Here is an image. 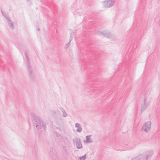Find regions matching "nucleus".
Wrapping results in <instances>:
<instances>
[{"label": "nucleus", "instance_id": "39448f33", "mask_svg": "<svg viewBox=\"0 0 160 160\" xmlns=\"http://www.w3.org/2000/svg\"><path fill=\"white\" fill-rule=\"evenodd\" d=\"M104 6L106 8H109L114 4V0H107L103 2Z\"/></svg>", "mask_w": 160, "mask_h": 160}, {"label": "nucleus", "instance_id": "20e7f679", "mask_svg": "<svg viewBox=\"0 0 160 160\" xmlns=\"http://www.w3.org/2000/svg\"><path fill=\"white\" fill-rule=\"evenodd\" d=\"M25 56L26 59L27 61V66L28 68V73L29 74L30 77H31L32 74V70L30 67V64L29 62V59L28 57V55L26 52L25 53Z\"/></svg>", "mask_w": 160, "mask_h": 160}, {"label": "nucleus", "instance_id": "f257e3e1", "mask_svg": "<svg viewBox=\"0 0 160 160\" xmlns=\"http://www.w3.org/2000/svg\"><path fill=\"white\" fill-rule=\"evenodd\" d=\"M32 120L33 123L35 125L38 129H44L46 128L45 122L38 115H33L32 117Z\"/></svg>", "mask_w": 160, "mask_h": 160}, {"label": "nucleus", "instance_id": "ddd939ff", "mask_svg": "<svg viewBox=\"0 0 160 160\" xmlns=\"http://www.w3.org/2000/svg\"><path fill=\"white\" fill-rule=\"evenodd\" d=\"M86 154L82 157H80L78 158V160H85Z\"/></svg>", "mask_w": 160, "mask_h": 160}, {"label": "nucleus", "instance_id": "dca6fc26", "mask_svg": "<svg viewBox=\"0 0 160 160\" xmlns=\"http://www.w3.org/2000/svg\"><path fill=\"white\" fill-rule=\"evenodd\" d=\"M72 37L71 36H70V37L69 42L70 43L72 41Z\"/></svg>", "mask_w": 160, "mask_h": 160}, {"label": "nucleus", "instance_id": "7ed1b4c3", "mask_svg": "<svg viewBox=\"0 0 160 160\" xmlns=\"http://www.w3.org/2000/svg\"><path fill=\"white\" fill-rule=\"evenodd\" d=\"M73 141L74 144H76L77 148L78 149H80L82 147L80 139L78 137H76L74 138Z\"/></svg>", "mask_w": 160, "mask_h": 160}, {"label": "nucleus", "instance_id": "6e6552de", "mask_svg": "<svg viewBox=\"0 0 160 160\" xmlns=\"http://www.w3.org/2000/svg\"><path fill=\"white\" fill-rule=\"evenodd\" d=\"M6 18L7 19V22L8 24L9 27L11 29L14 28V26L13 24V22H12L11 21L9 17H6Z\"/></svg>", "mask_w": 160, "mask_h": 160}, {"label": "nucleus", "instance_id": "423d86ee", "mask_svg": "<svg viewBox=\"0 0 160 160\" xmlns=\"http://www.w3.org/2000/svg\"><path fill=\"white\" fill-rule=\"evenodd\" d=\"M98 34H101L103 36L105 37H107L108 38H111L112 37V35L109 32H106L105 31H103L102 32H98Z\"/></svg>", "mask_w": 160, "mask_h": 160}, {"label": "nucleus", "instance_id": "2eb2a0df", "mask_svg": "<svg viewBox=\"0 0 160 160\" xmlns=\"http://www.w3.org/2000/svg\"><path fill=\"white\" fill-rule=\"evenodd\" d=\"M69 42H68V43L65 46V48L66 49L68 48L69 47Z\"/></svg>", "mask_w": 160, "mask_h": 160}, {"label": "nucleus", "instance_id": "aec40b11", "mask_svg": "<svg viewBox=\"0 0 160 160\" xmlns=\"http://www.w3.org/2000/svg\"><path fill=\"white\" fill-rule=\"evenodd\" d=\"M1 12H2V14H3V12H2V10H1Z\"/></svg>", "mask_w": 160, "mask_h": 160}, {"label": "nucleus", "instance_id": "4468645a", "mask_svg": "<svg viewBox=\"0 0 160 160\" xmlns=\"http://www.w3.org/2000/svg\"><path fill=\"white\" fill-rule=\"evenodd\" d=\"M63 112V116L64 117H66L67 116V114L65 110H63V111L62 112Z\"/></svg>", "mask_w": 160, "mask_h": 160}, {"label": "nucleus", "instance_id": "9d476101", "mask_svg": "<svg viewBox=\"0 0 160 160\" xmlns=\"http://www.w3.org/2000/svg\"><path fill=\"white\" fill-rule=\"evenodd\" d=\"M75 127L77 128H78L76 130L77 132H80L82 131V128L80 124L78 123H76L75 124Z\"/></svg>", "mask_w": 160, "mask_h": 160}, {"label": "nucleus", "instance_id": "6ab92c4d", "mask_svg": "<svg viewBox=\"0 0 160 160\" xmlns=\"http://www.w3.org/2000/svg\"><path fill=\"white\" fill-rule=\"evenodd\" d=\"M131 160H137V158H135V157H134L133 158H132Z\"/></svg>", "mask_w": 160, "mask_h": 160}, {"label": "nucleus", "instance_id": "f8f14e48", "mask_svg": "<svg viewBox=\"0 0 160 160\" xmlns=\"http://www.w3.org/2000/svg\"><path fill=\"white\" fill-rule=\"evenodd\" d=\"M135 157L137 158V160H140L142 158L144 159L143 155L141 154H139L138 155Z\"/></svg>", "mask_w": 160, "mask_h": 160}, {"label": "nucleus", "instance_id": "f3484780", "mask_svg": "<svg viewBox=\"0 0 160 160\" xmlns=\"http://www.w3.org/2000/svg\"><path fill=\"white\" fill-rule=\"evenodd\" d=\"M72 37L71 36H70V37L69 42L70 43L72 41Z\"/></svg>", "mask_w": 160, "mask_h": 160}, {"label": "nucleus", "instance_id": "9b49d317", "mask_svg": "<svg viewBox=\"0 0 160 160\" xmlns=\"http://www.w3.org/2000/svg\"><path fill=\"white\" fill-rule=\"evenodd\" d=\"M91 136V135H87L86 137V139L84 140V142L86 143H88L92 142V141L91 138H89V137Z\"/></svg>", "mask_w": 160, "mask_h": 160}, {"label": "nucleus", "instance_id": "1a4fd4ad", "mask_svg": "<svg viewBox=\"0 0 160 160\" xmlns=\"http://www.w3.org/2000/svg\"><path fill=\"white\" fill-rule=\"evenodd\" d=\"M148 104L146 103V99L144 98V103L142 104L141 106L142 111L144 110L147 108Z\"/></svg>", "mask_w": 160, "mask_h": 160}, {"label": "nucleus", "instance_id": "0eeeda50", "mask_svg": "<svg viewBox=\"0 0 160 160\" xmlns=\"http://www.w3.org/2000/svg\"><path fill=\"white\" fill-rule=\"evenodd\" d=\"M153 153V152L152 150H150L147 151L145 154L146 155V158L144 159V160H148L152 156Z\"/></svg>", "mask_w": 160, "mask_h": 160}, {"label": "nucleus", "instance_id": "a211bd4d", "mask_svg": "<svg viewBox=\"0 0 160 160\" xmlns=\"http://www.w3.org/2000/svg\"><path fill=\"white\" fill-rule=\"evenodd\" d=\"M60 108L62 112H63V110H65L62 107Z\"/></svg>", "mask_w": 160, "mask_h": 160}, {"label": "nucleus", "instance_id": "f03ea898", "mask_svg": "<svg viewBox=\"0 0 160 160\" xmlns=\"http://www.w3.org/2000/svg\"><path fill=\"white\" fill-rule=\"evenodd\" d=\"M151 128V122L150 121H148L144 123V125L142 126L141 130L147 132L150 130Z\"/></svg>", "mask_w": 160, "mask_h": 160}]
</instances>
